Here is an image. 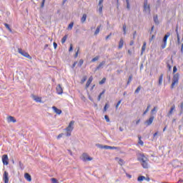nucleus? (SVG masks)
Masks as SVG:
<instances>
[{"instance_id":"f257e3e1","label":"nucleus","mask_w":183,"mask_h":183,"mask_svg":"<svg viewBox=\"0 0 183 183\" xmlns=\"http://www.w3.org/2000/svg\"><path fill=\"white\" fill-rule=\"evenodd\" d=\"M137 159L140 162L142 168L144 169H148V168H149V159L144 154H139Z\"/></svg>"},{"instance_id":"f03ea898","label":"nucleus","mask_w":183,"mask_h":183,"mask_svg":"<svg viewBox=\"0 0 183 183\" xmlns=\"http://www.w3.org/2000/svg\"><path fill=\"white\" fill-rule=\"evenodd\" d=\"M75 124L74 121H71L68 125V127L65 129L66 136L71 137V134H72V131H74V125Z\"/></svg>"},{"instance_id":"7ed1b4c3","label":"nucleus","mask_w":183,"mask_h":183,"mask_svg":"<svg viewBox=\"0 0 183 183\" xmlns=\"http://www.w3.org/2000/svg\"><path fill=\"white\" fill-rule=\"evenodd\" d=\"M169 36H171V33L169 32H167L164 35L161 45L162 49H165V48H167V41H168V38H169Z\"/></svg>"},{"instance_id":"20e7f679","label":"nucleus","mask_w":183,"mask_h":183,"mask_svg":"<svg viewBox=\"0 0 183 183\" xmlns=\"http://www.w3.org/2000/svg\"><path fill=\"white\" fill-rule=\"evenodd\" d=\"M179 81V74L178 73L174 74L173 76V79H172V83L171 85V88L172 89H174L175 85H177L178 84Z\"/></svg>"},{"instance_id":"39448f33","label":"nucleus","mask_w":183,"mask_h":183,"mask_svg":"<svg viewBox=\"0 0 183 183\" xmlns=\"http://www.w3.org/2000/svg\"><path fill=\"white\" fill-rule=\"evenodd\" d=\"M144 12L146 14H151V6L148 4V0H144Z\"/></svg>"},{"instance_id":"423d86ee","label":"nucleus","mask_w":183,"mask_h":183,"mask_svg":"<svg viewBox=\"0 0 183 183\" xmlns=\"http://www.w3.org/2000/svg\"><path fill=\"white\" fill-rule=\"evenodd\" d=\"M80 159H81V161H84V162H86V161H92V157H89L86 153H83L80 157Z\"/></svg>"},{"instance_id":"0eeeda50","label":"nucleus","mask_w":183,"mask_h":183,"mask_svg":"<svg viewBox=\"0 0 183 183\" xmlns=\"http://www.w3.org/2000/svg\"><path fill=\"white\" fill-rule=\"evenodd\" d=\"M4 165H8L9 164V158L7 154H4L1 157Z\"/></svg>"},{"instance_id":"6e6552de","label":"nucleus","mask_w":183,"mask_h":183,"mask_svg":"<svg viewBox=\"0 0 183 183\" xmlns=\"http://www.w3.org/2000/svg\"><path fill=\"white\" fill-rule=\"evenodd\" d=\"M19 54H21V55H22L23 56H25L26 58H29V59H31V56H29V54H28L26 51L21 49H19Z\"/></svg>"},{"instance_id":"1a4fd4ad","label":"nucleus","mask_w":183,"mask_h":183,"mask_svg":"<svg viewBox=\"0 0 183 183\" xmlns=\"http://www.w3.org/2000/svg\"><path fill=\"white\" fill-rule=\"evenodd\" d=\"M56 91L58 95H62V94H64V89H62L61 84L57 85V86L56 87Z\"/></svg>"},{"instance_id":"9d476101","label":"nucleus","mask_w":183,"mask_h":183,"mask_svg":"<svg viewBox=\"0 0 183 183\" xmlns=\"http://www.w3.org/2000/svg\"><path fill=\"white\" fill-rule=\"evenodd\" d=\"M154 116H151V117H149V119L145 122L144 124H145L147 127H149V125H151V124H152V122H154Z\"/></svg>"},{"instance_id":"9b49d317","label":"nucleus","mask_w":183,"mask_h":183,"mask_svg":"<svg viewBox=\"0 0 183 183\" xmlns=\"http://www.w3.org/2000/svg\"><path fill=\"white\" fill-rule=\"evenodd\" d=\"M3 179L4 181V183L9 182V177L8 172H4V176H3Z\"/></svg>"},{"instance_id":"f8f14e48","label":"nucleus","mask_w":183,"mask_h":183,"mask_svg":"<svg viewBox=\"0 0 183 183\" xmlns=\"http://www.w3.org/2000/svg\"><path fill=\"white\" fill-rule=\"evenodd\" d=\"M51 108H52L54 112H55V114H57V115H61V114H62V110L56 108V107L53 106Z\"/></svg>"},{"instance_id":"ddd939ff","label":"nucleus","mask_w":183,"mask_h":183,"mask_svg":"<svg viewBox=\"0 0 183 183\" xmlns=\"http://www.w3.org/2000/svg\"><path fill=\"white\" fill-rule=\"evenodd\" d=\"M174 111H175V105L172 106V107L170 108V110L169 111L168 114H167V117L169 118V117H171L174 112Z\"/></svg>"},{"instance_id":"4468645a","label":"nucleus","mask_w":183,"mask_h":183,"mask_svg":"<svg viewBox=\"0 0 183 183\" xmlns=\"http://www.w3.org/2000/svg\"><path fill=\"white\" fill-rule=\"evenodd\" d=\"M24 178L25 179H26L29 182H31V181H32V178L31 177V174H29V173H26L24 174Z\"/></svg>"},{"instance_id":"2eb2a0df","label":"nucleus","mask_w":183,"mask_h":183,"mask_svg":"<svg viewBox=\"0 0 183 183\" xmlns=\"http://www.w3.org/2000/svg\"><path fill=\"white\" fill-rule=\"evenodd\" d=\"M104 65H105V61H102L96 68V71H99V69H101L104 68Z\"/></svg>"},{"instance_id":"dca6fc26","label":"nucleus","mask_w":183,"mask_h":183,"mask_svg":"<svg viewBox=\"0 0 183 183\" xmlns=\"http://www.w3.org/2000/svg\"><path fill=\"white\" fill-rule=\"evenodd\" d=\"M93 79H94V78L92 77V76H91L89 78V79H88V81H87V82L86 84V88H89V85H91V82H92Z\"/></svg>"},{"instance_id":"f3484780","label":"nucleus","mask_w":183,"mask_h":183,"mask_svg":"<svg viewBox=\"0 0 183 183\" xmlns=\"http://www.w3.org/2000/svg\"><path fill=\"white\" fill-rule=\"evenodd\" d=\"M7 122H16V119H15V117L10 116L7 117Z\"/></svg>"},{"instance_id":"a211bd4d","label":"nucleus","mask_w":183,"mask_h":183,"mask_svg":"<svg viewBox=\"0 0 183 183\" xmlns=\"http://www.w3.org/2000/svg\"><path fill=\"white\" fill-rule=\"evenodd\" d=\"M145 49H147V42H144L143 45L142 46V52H141V55L144 54V52H145Z\"/></svg>"},{"instance_id":"6ab92c4d","label":"nucleus","mask_w":183,"mask_h":183,"mask_svg":"<svg viewBox=\"0 0 183 183\" xmlns=\"http://www.w3.org/2000/svg\"><path fill=\"white\" fill-rule=\"evenodd\" d=\"M33 99L34 101H36V102H41L42 99H41V97H37V96H33Z\"/></svg>"},{"instance_id":"aec40b11","label":"nucleus","mask_w":183,"mask_h":183,"mask_svg":"<svg viewBox=\"0 0 183 183\" xmlns=\"http://www.w3.org/2000/svg\"><path fill=\"white\" fill-rule=\"evenodd\" d=\"M116 161H118V164L121 166L124 164V160L122 159H119L118 157L115 158Z\"/></svg>"},{"instance_id":"412c9836","label":"nucleus","mask_w":183,"mask_h":183,"mask_svg":"<svg viewBox=\"0 0 183 183\" xmlns=\"http://www.w3.org/2000/svg\"><path fill=\"white\" fill-rule=\"evenodd\" d=\"M158 112V107H154L152 109V111H151V114H152V115H155V114H157V112Z\"/></svg>"},{"instance_id":"4be33fe9","label":"nucleus","mask_w":183,"mask_h":183,"mask_svg":"<svg viewBox=\"0 0 183 183\" xmlns=\"http://www.w3.org/2000/svg\"><path fill=\"white\" fill-rule=\"evenodd\" d=\"M104 148L105 149H118V147H112L108 145H105Z\"/></svg>"},{"instance_id":"5701e85b","label":"nucleus","mask_w":183,"mask_h":183,"mask_svg":"<svg viewBox=\"0 0 183 183\" xmlns=\"http://www.w3.org/2000/svg\"><path fill=\"white\" fill-rule=\"evenodd\" d=\"M145 179H147V178L144 176H140L137 178L139 182H142V181H145Z\"/></svg>"},{"instance_id":"b1692460","label":"nucleus","mask_w":183,"mask_h":183,"mask_svg":"<svg viewBox=\"0 0 183 183\" xmlns=\"http://www.w3.org/2000/svg\"><path fill=\"white\" fill-rule=\"evenodd\" d=\"M122 46H124V39H121L119 43V49H122Z\"/></svg>"},{"instance_id":"393cba45","label":"nucleus","mask_w":183,"mask_h":183,"mask_svg":"<svg viewBox=\"0 0 183 183\" xmlns=\"http://www.w3.org/2000/svg\"><path fill=\"white\" fill-rule=\"evenodd\" d=\"M86 21V15L84 14L81 19V24H84V22H85Z\"/></svg>"},{"instance_id":"a878e982","label":"nucleus","mask_w":183,"mask_h":183,"mask_svg":"<svg viewBox=\"0 0 183 183\" xmlns=\"http://www.w3.org/2000/svg\"><path fill=\"white\" fill-rule=\"evenodd\" d=\"M96 147H97V148H99L100 149H105V145H102L101 144H97Z\"/></svg>"},{"instance_id":"bb28decb","label":"nucleus","mask_w":183,"mask_h":183,"mask_svg":"<svg viewBox=\"0 0 183 183\" xmlns=\"http://www.w3.org/2000/svg\"><path fill=\"white\" fill-rule=\"evenodd\" d=\"M164 78V74H161L159 78V85H162V79Z\"/></svg>"},{"instance_id":"cd10ccee","label":"nucleus","mask_w":183,"mask_h":183,"mask_svg":"<svg viewBox=\"0 0 183 183\" xmlns=\"http://www.w3.org/2000/svg\"><path fill=\"white\" fill-rule=\"evenodd\" d=\"M66 39H68V35H65L62 39H61V44H65L66 41Z\"/></svg>"},{"instance_id":"c85d7f7f","label":"nucleus","mask_w":183,"mask_h":183,"mask_svg":"<svg viewBox=\"0 0 183 183\" xmlns=\"http://www.w3.org/2000/svg\"><path fill=\"white\" fill-rule=\"evenodd\" d=\"M149 108H151V104H148L146 110L143 113V115H147V113L149 111Z\"/></svg>"},{"instance_id":"c756f323","label":"nucleus","mask_w":183,"mask_h":183,"mask_svg":"<svg viewBox=\"0 0 183 183\" xmlns=\"http://www.w3.org/2000/svg\"><path fill=\"white\" fill-rule=\"evenodd\" d=\"M100 29H101V25L97 26V28L94 32V35H98V34H99Z\"/></svg>"},{"instance_id":"7c9ffc66","label":"nucleus","mask_w":183,"mask_h":183,"mask_svg":"<svg viewBox=\"0 0 183 183\" xmlns=\"http://www.w3.org/2000/svg\"><path fill=\"white\" fill-rule=\"evenodd\" d=\"M154 21L157 25L159 24V21H158V16H154Z\"/></svg>"},{"instance_id":"2f4dec72","label":"nucleus","mask_w":183,"mask_h":183,"mask_svg":"<svg viewBox=\"0 0 183 183\" xmlns=\"http://www.w3.org/2000/svg\"><path fill=\"white\" fill-rule=\"evenodd\" d=\"M4 26L6 28V29H8V31H9V32H12V29H11V27H9V24L5 23Z\"/></svg>"},{"instance_id":"473e14b6","label":"nucleus","mask_w":183,"mask_h":183,"mask_svg":"<svg viewBox=\"0 0 183 183\" xmlns=\"http://www.w3.org/2000/svg\"><path fill=\"white\" fill-rule=\"evenodd\" d=\"M104 94H105V90H104L102 93L99 94L97 99L98 101H101V97H102V95H104Z\"/></svg>"},{"instance_id":"72a5a7b5","label":"nucleus","mask_w":183,"mask_h":183,"mask_svg":"<svg viewBox=\"0 0 183 183\" xmlns=\"http://www.w3.org/2000/svg\"><path fill=\"white\" fill-rule=\"evenodd\" d=\"M99 56H97L94 58H93L91 61V62H96V61H99Z\"/></svg>"},{"instance_id":"f704fd0d","label":"nucleus","mask_w":183,"mask_h":183,"mask_svg":"<svg viewBox=\"0 0 183 183\" xmlns=\"http://www.w3.org/2000/svg\"><path fill=\"white\" fill-rule=\"evenodd\" d=\"M123 32H124V35L127 34V25L125 24L123 25Z\"/></svg>"},{"instance_id":"c9c22d12","label":"nucleus","mask_w":183,"mask_h":183,"mask_svg":"<svg viewBox=\"0 0 183 183\" xmlns=\"http://www.w3.org/2000/svg\"><path fill=\"white\" fill-rule=\"evenodd\" d=\"M132 81V75L129 76L128 81H127V85H129L131 84V81Z\"/></svg>"},{"instance_id":"e433bc0d","label":"nucleus","mask_w":183,"mask_h":183,"mask_svg":"<svg viewBox=\"0 0 183 183\" xmlns=\"http://www.w3.org/2000/svg\"><path fill=\"white\" fill-rule=\"evenodd\" d=\"M102 8H104V5H99V14H102Z\"/></svg>"},{"instance_id":"4c0bfd02","label":"nucleus","mask_w":183,"mask_h":183,"mask_svg":"<svg viewBox=\"0 0 183 183\" xmlns=\"http://www.w3.org/2000/svg\"><path fill=\"white\" fill-rule=\"evenodd\" d=\"M72 28H74V22L70 23L68 26V29L71 30Z\"/></svg>"},{"instance_id":"58836bf2","label":"nucleus","mask_w":183,"mask_h":183,"mask_svg":"<svg viewBox=\"0 0 183 183\" xmlns=\"http://www.w3.org/2000/svg\"><path fill=\"white\" fill-rule=\"evenodd\" d=\"M138 139H139V144L142 146L144 145V142L142 141L140 136H138Z\"/></svg>"},{"instance_id":"ea45409f","label":"nucleus","mask_w":183,"mask_h":183,"mask_svg":"<svg viewBox=\"0 0 183 183\" xmlns=\"http://www.w3.org/2000/svg\"><path fill=\"white\" fill-rule=\"evenodd\" d=\"M84 64V60L80 59L79 63H78V66H82V64Z\"/></svg>"},{"instance_id":"a19ab883","label":"nucleus","mask_w":183,"mask_h":183,"mask_svg":"<svg viewBox=\"0 0 183 183\" xmlns=\"http://www.w3.org/2000/svg\"><path fill=\"white\" fill-rule=\"evenodd\" d=\"M140 91H141V86H138L134 92L135 94H139Z\"/></svg>"},{"instance_id":"79ce46f5","label":"nucleus","mask_w":183,"mask_h":183,"mask_svg":"<svg viewBox=\"0 0 183 183\" xmlns=\"http://www.w3.org/2000/svg\"><path fill=\"white\" fill-rule=\"evenodd\" d=\"M107 79L105 78L102 79L100 81H99V84L100 85H102V84H105V81Z\"/></svg>"},{"instance_id":"37998d69","label":"nucleus","mask_w":183,"mask_h":183,"mask_svg":"<svg viewBox=\"0 0 183 183\" xmlns=\"http://www.w3.org/2000/svg\"><path fill=\"white\" fill-rule=\"evenodd\" d=\"M19 165L21 169H24V164H22V162H19Z\"/></svg>"},{"instance_id":"c03bdc74","label":"nucleus","mask_w":183,"mask_h":183,"mask_svg":"<svg viewBox=\"0 0 183 183\" xmlns=\"http://www.w3.org/2000/svg\"><path fill=\"white\" fill-rule=\"evenodd\" d=\"M108 108H109V106L108 105V104H106L104 107V112H107V109H108Z\"/></svg>"},{"instance_id":"a18cd8bd","label":"nucleus","mask_w":183,"mask_h":183,"mask_svg":"<svg viewBox=\"0 0 183 183\" xmlns=\"http://www.w3.org/2000/svg\"><path fill=\"white\" fill-rule=\"evenodd\" d=\"M85 81H86V76H84L83 77V79L81 81V84H84V82H85Z\"/></svg>"},{"instance_id":"49530a36","label":"nucleus","mask_w":183,"mask_h":183,"mask_svg":"<svg viewBox=\"0 0 183 183\" xmlns=\"http://www.w3.org/2000/svg\"><path fill=\"white\" fill-rule=\"evenodd\" d=\"M121 102H122L121 100H119V101L117 102V105H116V109H118V107H119V105H121Z\"/></svg>"},{"instance_id":"de8ad7c7","label":"nucleus","mask_w":183,"mask_h":183,"mask_svg":"<svg viewBox=\"0 0 183 183\" xmlns=\"http://www.w3.org/2000/svg\"><path fill=\"white\" fill-rule=\"evenodd\" d=\"M51 183H58V180H56V179H55V178H52Z\"/></svg>"},{"instance_id":"09e8293b","label":"nucleus","mask_w":183,"mask_h":183,"mask_svg":"<svg viewBox=\"0 0 183 183\" xmlns=\"http://www.w3.org/2000/svg\"><path fill=\"white\" fill-rule=\"evenodd\" d=\"M177 44H181V41H180V39H179V34H177Z\"/></svg>"},{"instance_id":"8fccbe9b","label":"nucleus","mask_w":183,"mask_h":183,"mask_svg":"<svg viewBox=\"0 0 183 183\" xmlns=\"http://www.w3.org/2000/svg\"><path fill=\"white\" fill-rule=\"evenodd\" d=\"M104 119H106L107 122H109V117H108V115H105Z\"/></svg>"},{"instance_id":"3c124183","label":"nucleus","mask_w":183,"mask_h":183,"mask_svg":"<svg viewBox=\"0 0 183 183\" xmlns=\"http://www.w3.org/2000/svg\"><path fill=\"white\" fill-rule=\"evenodd\" d=\"M62 137H64V134L63 133H61V134H59L57 136V139H60V138H62Z\"/></svg>"},{"instance_id":"603ef678","label":"nucleus","mask_w":183,"mask_h":183,"mask_svg":"<svg viewBox=\"0 0 183 183\" xmlns=\"http://www.w3.org/2000/svg\"><path fill=\"white\" fill-rule=\"evenodd\" d=\"M74 48H73V46L72 44H70V47H69V52H71V51H73Z\"/></svg>"},{"instance_id":"864d4df0","label":"nucleus","mask_w":183,"mask_h":183,"mask_svg":"<svg viewBox=\"0 0 183 183\" xmlns=\"http://www.w3.org/2000/svg\"><path fill=\"white\" fill-rule=\"evenodd\" d=\"M41 6V8H44V6H45V0H42Z\"/></svg>"},{"instance_id":"5fc2aeb1","label":"nucleus","mask_w":183,"mask_h":183,"mask_svg":"<svg viewBox=\"0 0 183 183\" xmlns=\"http://www.w3.org/2000/svg\"><path fill=\"white\" fill-rule=\"evenodd\" d=\"M177 66H174L173 67V74H175V72H177Z\"/></svg>"},{"instance_id":"6e6d98bb","label":"nucleus","mask_w":183,"mask_h":183,"mask_svg":"<svg viewBox=\"0 0 183 183\" xmlns=\"http://www.w3.org/2000/svg\"><path fill=\"white\" fill-rule=\"evenodd\" d=\"M126 175H127V178H129V179H131V178H132V175H131L128 173H127Z\"/></svg>"},{"instance_id":"4d7b16f0","label":"nucleus","mask_w":183,"mask_h":183,"mask_svg":"<svg viewBox=\"0 0 183 183\" xmlns=\"http://www.w3.org/2000/svg\"><path fill=\"white\" fill-rule=\"evenodd\" d=\"M167 68H168L169 71H171V69H172V67L171 66V65L169 64H167Z\"/></svg>"},{"instance_id":"13d9d810","label":"nucleus","mask_w":183,"mask_h":183,"mask_svg":"<svg viewBox=\"0 0 183 183\" xmlns=\"http://www.w3.org/2000/svg\"><path fill=\"white\" fill-rule=\"evenodd\" d=\"M53 45H54V49H56L58 44L56 42H54Z\"/></svg>"},{"instance_id":"bf43d9fd","label":"nucleus","mask_w":183,"mask_h":183,"mask_svg":"<svg viewBox=\"0 0 183 183\" xmlns=\"http://www.w3.org/2000/svg\"><path fill=\"white\" fill-rule=\"evenodd\" d=\"M79 51V48H78L77 51L76 52L74 57L77 58L78 57V52Z\"/></svg>"},{"instance_id":"052dcab7","label":"nucleus","mask_w":183,"mask_h":183,"mask_svg":"<svg viewBox=\"0 0 183 183\" xmlns=\"http://www.w3.org/2000/svg\"><path fill=\"white\" fill-rule=\"evenodd\" d=\"M136 36H137V31H134L133 34V39H135Z\"/></svg>"},{"instance_id":"680f3d73","label":"nucleus","mask_w":183,"mask_h":183,"mask_svg":"<svg viewBox=\"0 0 183 183\" xmlns=\"http://www.w3.org/2000/svg\"><path fill=\"white\" fill-rule=\"evenodd\" d=\"M103 3H104V0L99 1V5H102Z\"/></svg>"},{"instance_id":"e2e57ef3","label":"nucleus","mask_w":183,"mask_h":183,"mask_svg":"<svg viewBox=\"0 0 183 183\" xmlns=\"http://www.w3.org/2000/svg\"><path fill=\"white\" fill-rule=\"evenodd\" d=\"M175 32L177 34V36H178V26H176V30H175Z\"/></svg>"},{"instance_id":"0e129e2a","label":"nucleus","mask_w":183,"mask_h":183,"mask_svg":"<svg viewBox=\"0 0 183 183\" xmlns=\"http://www.w3.org/2000/svg\"><path fill=\"white\" fill-rule=\"evenodd\" d=\"M139 122H141V119H138V120L136 122V125H138V124H139Z\"/></svg>"},{"instance_id":"69168bd1","label":"nucleus","mask_w":183,"mask_h":183,"mask_svg":"<svg viewBox=\"0 0 183 183\" xmlns=\"http://www.w3.org/2000/svg\"><path fill=\"white\" fill-rule=\"evenodd\" d=\"M180 108H181V109H183V102L181 103Z\"/></svg>"},{"instance_id":"338daca9","label":"nucleus","mask_w":183,"mask_h":183,"mask_svg":"<svg viewBox=\"0 0 183 183\" xmlns=\"http://www.w3.org/2000/svg\"><path fill=\"white\" fill-rule=\"evenodd\" d=\"M129 45H130V46H132V45H134V41H130V44H129Z\"/></svg>"},{"instance_id":"774afa93","label":"nucleus","mask_w":183,"mask_h":183,"mask_svg":"<svg viewBox=\"0 0 183 183\" xmlns=\"http://www.w3.org/2000/svg\"><path fill=\"white\" fill-rule=\"evenodd\" d=\"M181 52H183V44H182Z\"/></svg>"}]
</instances>
